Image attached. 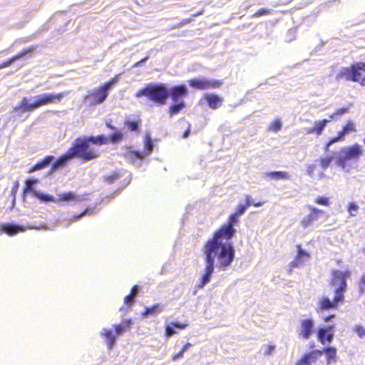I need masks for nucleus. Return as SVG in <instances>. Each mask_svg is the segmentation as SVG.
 Wrapping results in <instances>:
<instances>
[{"label": "nucleus", "mask_w": 365, "mask_h": 365, "mask_svg": "<svg viewBox=\"0 0 365 365\" xmlns=\"http://www.w3.org/2000/svg\"><path fill=\"white\" fill-rule=\"evenodd\" d=\"M238 222L239 216L232 213L227 223L215 230L212 236L203 244L202 252L205 267L196 286L197 289L203 288L210 281L215 269V260L219 270H225L234 261L235 249L232 243L227 241L235 236L236 230L233 226Z\"/></svg>", "instance_id": "nucleus-1"}, {"label": "nucleus", "mask_w": 365, "mask_h": 365, "mask_svg": "<svg viewBox=\"0 0 365 365\" xmlns=\"http://www.w3.org/2000/svg\"><path fill=\"white\" fill-rule=\"evenodd\" d=\"M351 272L348 269L341 271L334 269L331 271V279L330 285L338 286L334 291V297L331 299L327 296H322L319 299L317 303V313H322L325 311L337 309L339 304H343L345 301L344 294L347 289L346 279L351 277Z\"/></svg>", "instance_id": "nucleus-2"}, {"label": "nucleus", "mask_w": 365, "mask_h": 365, "mask_svg": "<svg viewBox=\"0 0 365 365\" xmlns=\"http://www.w3.org/2000/svg\"><path fill=\"white\" fill-rule=\"evenodd\" d=\"M135 96L136 98L144 96L148 101L161 106L167 102L169 97V89L163 83H148L138 91Z\"/></svg>", "instance_id": "nucleus-3"}, {"label": "nucleus", "mask_w": 365, "mask_h": 365, "mask_svg": "<svg viewBox=\"0 0 365 365\" xmlns=\"http://www.w3.org/2000/svg\"><path fill=\"white\" fill-rule=\"evenodd\" d=\"M74 157L83 162L96 159L99 156V152L91 146L88 137L78 138L70 148Z\"/></svg>", "instance_id": "nucleus-4"}, {"label": "nucleus", "mask_w": 365, "mask_h": 365, "mask_svg": "<svg viewBox=\"0 0 365 365\" xmlns=\"http://www.w3.org/2000/svg\"><path fill=\"white\" fill-rule=\"evenodd\" d=\"M118 78V76H115L100 87L88 90L86 96L84 97V100L88 101L91 106L102 103L106 99L108 91L111 89L112 86L117 83Z\"/></svg>", "instance_id": "nucleus-5"}, {"label": "nucleus", "mask_w": 365, "mask_h": 365, "mask_svg": "<svg viewBox=\"0 0 365 365\" xmlns=\"http://www.w3.org/2000/svg\"><path fill=\"white\" fill-rule=\"evenodd\" d=\"M363 73H365V62H356L348 67L343 68L336 75L335 79L338 81L341 80L359 81Z\"/></svg>", "instance_id": "nucleus-6"}, {"label": "nucleus", "mask_w": 365, "mask_h": 365, "mask_svg": "<svg viewBox=\"0 0 365 365\" xmlns=\"http://www.w3.org/2000/svg\"><path fill=\"white\" fill-rule=\"evenodd\" d=\"M336 165L345 169L348 163L352 160H358L362 155L361 147L356 143L353 145L340 150Z\"/></svg>", "instance_id": "nucleus-7"}, {"label": "nucleus", "mask_w": 365, "mask_h": 365, "mask_svg": "<svg viewBox=\"0 0 365 365\" xmlns=\"http://www.w3.org/2000/svg\"><path fill=\"white\" fill-rule=\"evenodd\" d=\"M189 85L197 90L219 88L223 84L221 80H207L205 78H192L188 81Z\"/></svg>", "instance_id": "nucleus-8"}, {"label": "nucleus", "mask_w": 365, "mask_h": 365, "mask_svg": "<svg viewBox=\"0 0 365 365\" xmlns=\"http://www.w3.org/2000/svg\"><path fill=\"white\" fill-rule=\"evenodd\" d=\"M69 94V91H64L59 93L56 95L48 94V93H43L38 96L36 100L34 101V104L36 108H38L41 106L54 103L55 101H61L64 96Z\"/></svg>", "instance_id": "nucleus-9"}, {"label": "nucleus", "mask_w": 365, "mask_h": 365, "mask_svg": "<svg viewBox=\"0 0 365 365\" xmlns=\"http://www.w3.org/2000/svg\"><path fill=\"white\" fill-rule=\"evenodd\" d=\"M314 322L311 318L303 319L299 321L297 333L304 339H309L314 333Z\"/></svg>", "instance_id": "nucleus-10"}, {"label": "nucleus", "mask_w": 365, "mask_h": 365, "mask_svg": "<svg viewBox=\"0 0 365 365\" xmlns=\"http://www.w3.org/2000/svg\"><path fill=\"white\" fill-rule=\"evenodd\" d=\"M334 325H329L326 327H319L317 332V340L323 345L332 342L334 334Z\"/></svg>", "instance_id": "nucleus-11"}, {"label": "nucleus", "mask_w": 365, "mask_h": 365, "mask_svg": "<svg viewBox=\"0 0 365 365\" xmlns=\"http://www.w3.org/2000/svg\"><path fill=\"white\" fill-rule=\"evenodd\" d=\"M323 354L320 349H314L304 354L294 364V365H312Z\"/></svg>", "instance_id": "nucleus-12"}, {"label": "nucleus", "mask_w": 365, "mask_h": 365, "mask_svg": "<svg viewBox=\"0 0 365 365\" xmlns=\"http://www.w3.org/2000/svg\"><path fill=\"white\" fill-rule=\"evenodd\" d=\"M188 91L185 85H178L172 87L169 90V96L171 97V99L176 102L180 98H183L187 96Z\"/></svg>", "instance_id": "nucleus-13"}, {"label": "nucleus", "mask_w": 365, "mask_h": 365, "mask_svg": "<svg viewBox=\"0 0 365 365\" xmlns=\"http://www.w3.org/2000/svg\"><path fill=\"white\" fill-rule=\"evenodd\" d=\"M297 254L294 259L290 263V267H297L302 264V263L309 257V254L302 250L301 245H297Z\"/></svg>", "instance_id": "nucleus-14"}, {"label": "nucleus", "mask_w": 365, "mask_h": 365, "mask_svg": "<svg viewBox=\"0 0 365 365\" xmlns=\"http://www.w3.org/2000/svg\"><path fill=\"white\" fill-rule=\"evenodd\" d=\"M36 108L34 102L29 103L28 99L24 97L21 101L14 108L13 110L18 114H21L26 111H33Z\"/></svg>", "instance_id": "nucleus-15"}, {"label": "nucleus", "mask_w": 365, "mask_h": 365, "mask_svg": "<svg viewBox=\"0 0 365 365\" xmlns=\"http://www.w3.org/2000/svg\"><path fill=\"white\" fill-rule=\"evenodd\" d=\"M310 213L305 216L302 220V225L303 227H307L309 226L314 221L317 220L319 215L324 214V212L321 210L315 207H310Z\"/></svg>", "instance_id": "nucleus-16"}, {"label": "nucleus", "mask_w": 365, "mask_h": 365, "mask_svg": "<svg viewBox=\"0 0 365 365\" xmlns=\"http://www.w3.org/2000/svg\"><path fill=\"white\" fill-rule=\"evenodd\" d=\"M207 106L213 110L219 108L223 102V98L213 93H207L204 96Z\"/></svg>", "instance_id": "nucleus-17"}, {"label": "nucleus", "mask_w": 365, "mask_h": 365, "mask_svg": "<svg viewBox=\"0 0 365 365\" xmlns=\"http://www.w3.org/2000/svg\"><path fill=\"white\" fill-rule=\"evenodd\" d=\"M0 230L1 232H5L9 236H14L21 232L24 231V229L21 226L10 223L2 224L0 227Z\"/></svg>", "instance_id": "nucleus-18"}, {"label": "nucleus", "mask_w": 365, "mask_h": 365, "mask_svg": "<svg viewBox=\"0 0 365 365\" xmlns=\"http://www.w3.org/2000/svg\"><path fill=\"white\" fill-rule=\"evenodd\" d=\"M101 336L104 339L108 348L111 349L115 343V334L110 329H103L101 333Z\"/></svg>", "instance_id": "nucleus-19"}, {"label": "nucleus", "mask_w": 365, "mask_h": 365, "mask_svg": "<svg viewBox=\"0 0 365 365\" xmlns=\"http://www.w3.org/2000/svg\"><path fill=\"white\" fill-rule=\"evenodd\" d=\"M329 121L327 119H324L314 122L313 127L307 130V133L320 135Z\"/></svg>", "instance_id": "nucleus-20"}, {"label": "nucleus", "mask_w": 365, "mask_h": 365, "mask_svg": "<svg viewBox=\"0 0 365 365\" xmlns=\"http://www.w3.org/2000/svg\"><path fill=\"white\" fill-rule=\"evenodd\" d=\"M264 176L274 180L290 179V175L286 171H269L266 172Z\"/></svg>", "instance_id": "nucleus-21"}, {"label": "nucleus", "mask_w": 365, "mask_h": 365, "mask_svg": "<svg viewBox=\"0 0 365 365\" xmlns=\"http://www.w3.org/2000/svg\"><path fill=\"white\" fill-rule=\"evenodd\" d=\"M53 159L54 158L52 155L46 156L43 160L31 166L28 170V173H31L36 170L44 169L53 160Z\"/></svg>", "instance_id": "nucleus-22"}, {"label": "nucleus", "mask_w": 365, "mask_h": 365, "mask_svg": "<svg viewBox=\"0 0 365 365\" xmlns=\"http://www.w3.org/2000/svg\"><path fill=\"white\" fill-rule=\"evenodd\" d=\"M125 126L130 132H140L141 120L140 119H130L126 118L124 122Z\"/></svg>", "instance_id": "nucleus-23"}, {"label": "nucleus", "mask_w": 365, "mask_h": 365, "mask_svg": "<svg viewBox=\"0 0 365 365\" xmlns=\"http://www.w3.org/2000/svg\"><path fill=\"white\" fill-rule=\"evenodd\" d=\"M326 355V361L327 364L336 362L337 361V350L334 346H327L321 350Z\"/></svg>", "instance_id": "nucleus-24"}, {"label": "nucleus", "mask_w": 365, "mask_h": 365, "mask_svg": "<svg viewBox=\"0 0 365 365\" xmlns=\"http://www.w3.org/2000/svg\"><path fill=\"white\" fill-rule=\"evenodd\" d=\"M32 48L23 50L21 52L18 53L17 54L14 55L11 58H9L6 61H4L0 63V69H2L4 68L9 66L12 63H14L15 61L22 58L28 53L32 51Z\"/></svg>", "instance_id": "nucleus-25"}, {"label": "nucleus", "mask_w": 365, "mask_h": 365, "mask_svg": "<svg viewBox=\"0 0 365 365\" xmlns=\"http://www.w3.org/2000/svg\"><path fill=\"white\" fill-rule=\"evenodd\" d=\"M74 158L70 148L68 149V150L65 153L63 154V155H61V157H59L56 161L55 163H53V168H58V167H62L63 165H65L67 163V161H68L69 160H71Z\"/></svg>", "instance_id": "nucleus-26"}, {"label": "nucleus", "mask_w": 365, "mask_h": 365, "mask_svg": "<svg viewBox=\"0 0 365 365\" xmlns=\"http://www.w3.org/2000/svg\"><path fill=\"white\" fill-rule=\"evenodd\" d=\"M131 324L130 319H124L120 324L113 325L115 334L120 335L128 329Z\"/></svg>", "instance_id": "nucleus-27"}, {"label": "nucleus", "mask_w": 365, "mask_h": 365, "mask_svg": "<svg viewBox=\"0 0 365 365\" xmlns=\"http://www.w3.org/2000/svg\"><path fill=\"white\" fill-rule=\"evenodd\" d=\"M163 306L160 303H157L153 306L148 307L145 309L143 315L146 317L148 315H153L160 312L163 310Z\"/></svg>", "instance_id": "nucleus-28"}, {"label": "nucleus", "mask_w": 365, "mask_h": 365, "mask_svg": "<svg viewBox=\"0 0 365 365\" xmlns=\"http://www.w3.org/2000/svg\"><path fill=\"white\" fill-rule=\"evenodd\" d=\"M88 138L89 139L91 144L97 145H106L108 142V138L104 135L88 136Z\"/></svg>", "instance_id": "nucleus-29"}, {"label": "nucleus", "mask_w": 365, "mask_h": 365, "mask_svg": "<svg viewBox=\"0 0 365 365\" xmlns=\"http://www.w3.org/2000/svg\"><path fill=\"white\" fill-rule=\"evenodd\" d=\"M125 156L130 160H143L145 155L143 152L133 150L128 148V151L125 153Z\"/></svg>", "instance_id": "nucleus-30"}, {"label": "nucleus", "mask_w": 365, "mask_h": 365, "mask_svg": "<svg viewBox=\"0 0 365 365\" xmlns=\"http://www.w3.org/2000/svg\"><path fill=\"white\" fill-rule=\"evenodd\" d=\"M185 108V103L183 101H180L178 103L171 105L168 108V113L170 116H173L180 113L182 109Z\"/></svg>", "instance_id": "nucleus-31"}, {"label": "nucleus", "mask_w": 365, "mask_h": 365, "mask_svg": "<svg viewBox=\"0 0 365 365\" xmlns=\"http://www.w3.org/2000/svg\"><path fill=\"white\" fill-rule=\"evenodd\" d=\"M340 133L344 137L346 135L356 132V128L355 124L349 120L343 126L342 129L339 130Z\"/></svg>", "instance_id": "nucleus-32"}, {"label": "nucleus", "mask_w": 365, "mask_h": 365, "mask_svg": "<svg viewBox=\"0 0 365 365\" xmlns=\"http://www.w3.org/2000/svg\"><path fill=\"white\" fill-rule=\"evenodd\" d=\"M58 201H78L79 197L72 192L61 193L58 195Z\"/></svg>", "instance_id": "nucleus-33"}, {"label": "nucleus", "mask_w": 365, "mask_h": 365, "mask_svg": "<svg viewBox=\"0 0 365 365\" xmlns=\"http://www.w3.org/2000/svg\"><path fill=\"white\" fill-rule=\"evenodd\" d=\"M36 183H38L37 179L26 180L25 181V186L23 189L24 193L26 194V192H32V194L34 195V192H36V191L34 190L33 185Z\"/></svg>", "instance_id": "nucleus-34"}, {"label": "nucleus", "mask_w": 365, "mask_h": 365, "mask_svg": "<svg viewBox=\"0 0 365 365\" xmlns=\"http://www.w3.org/2000/svg\"><path fill=\"white\" fill-rule=\"evenodd\" d=\"M34 196L43 202H56L57 200L54 197L40 193L38 192H34Z\"/></svg>", "instance_id": "nucleus-35"}, {"label": "nucleus", "mask_w": 365, "mask_h": 365, "mask_svg": "<svg viewBox=\"0 0 365 365\" xmlns=\"http://www.w3.org/2000/svg\"><path fill=\"white\" fill-rule=\"evenodd\" d=\"M123 135L119 130H117L114 133L110 134L108 138V140H110V142L111 143H120V141L123 140Z\"/></svg>", "instance_id": "nucleus-36"}, {"label": "nucleus", "mask_w": 365, "mask_h": 365, "mask_svg": "<svg viewBox=\"0 0 365 365\" xmlns=\"http://www.w3.org/2000/svg\"><path fill=\"white\" fill-rule=\"evenodd\" d=\"M264 202L263 201H258V202H254L252 197L250 195H245V205L247 206V207L253 205L255 207H260L263 205Z\"/></svg>", "instance_id": "nucleus-37"}, {"label": "nucleus", "mask_w": 365, "mask_h": 365, "mask_svg": "<svg viewBox=\"0 0 365 365\" xmlns=\"http://www.w3.org/2000/svg\"><path fill=\"white\" fill-rule=\"evenodd\" d=\"M344 137L339 131L337 133V135L336 137L331 138L329 140V141L325 144L324 145V150L328 151L329 149V147L331 145L339 141L341 139H342Z\"/></svg>", "instance_id": "nucleus-38"}, {"label": "nucleus", "mask_w": 365, "mask_h": 365, "mask_svg": "<svg viewBox=\"0 0 365 365\" xmlns=\"http://www.w3.org/2000/svg\"><path fill=\"white\" fill-rule=\"evenodd\" d=\"M144 145H145V150L143 153H144L145 155H147L149 153H150L153 150V145L152 140L148 137L145 138V139L144 140Z\"/></svg>", "instance_id": "nucleus-39"}, {"label": "nucleus", "mask_w": 365, "mask_h": 365, "mask_svg": "<svg viewBox=\"0 0 365 365\" xmlns=\"http://www.w3.org/2000/svg\"><path fill=\"white\" fill-rule=\"evenodd\" d=\"M359 206L355 202H350L347 207V211L350 216H356L359 211Z\"/></svg>", "instance_id": "nucleus-40"}, {"label": "nucleus", "mask_w": 365, "mask_h": 365, "mask_svg": "<svg viewBox=\"0 0 365 365\" xmlns=\"http://www.w3.org/2000/svg\"><path fill=\"white\" fill-rule=\"evenodd\" d=\"M120 174L118 172H113V173L103 176L104 180L108 183H112L114 181L118 180Z\"/></svg>", "instance_id": "nucleus-41"}, {"label": "nucleus", "mask_w": 365, "mask_h": 365, "mask_svg": "<svg viewBox=\"0 0 365 365\" xmlns=\"http://www.w3.org/2000/svg\"><path fill=\"white\" fill-rule=\"evenodd\" d=\"M332 161V157L322 158L319 160V163L323 169L327 168L331 164Z\"/></svg>", "instance_id": "nucleus-42"}, {"label": "nucleus", "mask_w": 365, "mask_h": 365, "mask_svg": "<svg viewBox=\"0 0 365 365\" xmlns=\"http://www.w3.org/2000/svg\"><path fill=\"white\" fill-rule=\"evenodd\" d=\"M346 113H348L347 108H339L330 115V119H334V118H336L337 116L342 115Z\"/></svg>", "instance_id": "nucleus-43"}, {"label": "nucleus", "mask_w": 365, "mask_h": 365, "mask_svg": "<svg viewBox=\"0 0 365 365\" xmlns=\"http://www.w3.org/2000/svg\"><path fill=\"white\" fill-rule=\"evenodd\" d=\"M353 329L360 338L365 336V328L362 325H356Z\"/></svg>", "instance_id": "nucleus-44"}, {"label": "nucleus", "mask_w": 365, "mask_h": 365, "mask_svg": "<svg viewBox=\"0 0 365 365\" xmlns=\"http://www.w3.org/2000/svg\"><path fill=\"white\" fill-rule=\"evenodd\" d=\"M192 21H193V18H192V16H190V18H187V19H183L178 24L173 26L172 29H174L180 28V27L190 23Z\"/></svg>", "instance_id": "nucleus-45"}, {"label": "nucleus", "mask_w": 365, "mask_h": 365, "mask_svg": "<svg viewBox=\"0 0 365 365\" xmlns=\"http://www.w3.org/2000/svg\"><path fill=\"white\" fill-rule=\"evenodd\" d=\"M271 13H272V11L270 9L262 8V9H259V10H257L253 14V17H258V16H264V15H268V14H270Z\"/></svg>", "instance_id": "nucleus-46"}, {"label": "nucleus", "mask_w": 365, "mask_h": 365, "mask_svg": "<svg viewBox=\"0 0 365 365\" xmlns=\"http://www.w3.org/2000/svg\"><path fill=\"white\" fill-rule=\"evenodd\" d=\"M315 202L322 205L328 206L329 205V200L327 197L319 196L315 199Z\"/></svg>", "instance_id": "nucleus-47"}, {"label": "nucleus", "mask_w": 365, "mask_h": 365, "mask_svg": "<svg viewBox=\"0 0 365 365\" xmlns=\"http://www.w3.org/2000/svg\"><path fill=\"white\" fill-rule=\"evenodd\" d=\"M135 302V297L131 296L130 294H128L124 298V304L127 307H131Z\"/></svg>", "instance_id": "nucleus-48"}, {"label": "nucleus", "mask_w": 365, "mask_h": 365, "mask_svg": "<svg viewBox=\"0 0 365 365\" xmlns=\"http://www.w3.org/2000/svg\"><path fill=\"white\" fill-rule=\"evenodd\" d=\"M281 122L279 120H276L272 123L271 125V129L274 131H278L281 129Z\"/></svg>", "instance_id": "nucleus-49"}, {"label": "nucleus", "mask_w": 365, "mask_h": 365, "mask_svg": "<svg viewBox=\"0 0 365 365\" xmlns=\"http://www.w3.org/2000/svg\"><path fill=\"white\" fill-rule=\"evenodd\" d=\"M247 208V207L245 204L240 205L237 207V210L235 212V214H236L237 215H238L240 217L241 215H242L245 212V211L246 210Z\"/></svg>", "instance_id": "nucleus-50"}, {"label": "nucleus", "mask_w": 365, "mask_h": 365, "mask_svg": "<svg viewBox=\"0 0 365 365\" xmlns=\"http://www.w3.org/2000/svg\"><path fill=\"white\" fill-rule=\"evenodd\" d=\"M176 331L174 329V327L167 326L165 327V334L167 336H171L175 334Z\"/></svg>", "instance_id": "nucleus-51"}, {"label": "nucleus", "mask_w": 365, "mask_h": 365, "mask_svg": "<svg viewBox=\"0 0 365 365\" xmlns=\"http://www.w3.org/2000/svg\"><path fill=\"white\" fill-rule=\"evenodd\" d=\"M172 325L174 327L178 328L180 329H185L188 326V324H186V323H179V322H173Z\"/></svg>", "instance_id": "nucleus-52"}, {"label": "nucleus", "mask_w": 365, "mask_h": 365, "mask_svg": "<svg viewBox=\"0 0 365 365\" xmlns=\"http://www.w3.org/2000/svg\"><path fill=\"white\" fill-rule=\"evenodd\" d=\"M139 286L138 285H134L132 288H131V290H130V292L129 294H130L131 296L135 297L136 295L138 294V292H139Z\"/></svg>", "instance_id": "nucleus-53"}, {"label": "nucleus", "mask_w": 365, "mask_h": 365, "mask_svg": "<svg viewBox=\"0 0 365 365\" xmlns=\"http://www.w3.org/2000/svg\"><path fill=\"white\" fill-rule=\"evenodd\" d=\"M274 349H275V346L274 345H268L267 346V349H266L265 351H264V354H266V355H271L274 352Z\"/></svg>", "instance_id": "nucleus-54"}, {"label": "nucleus", "mask_w": 365, "mask_h": 365, "mask_svg": "<svg viewBox=\"0 0 365 365\" xmlns=\"http://www.w3.org/2000/svg\"><path fill=\"white\" fill-rule=\"evenodd\" d=\"M184 353L182 350H180L178 353L174 354L173 356H172V360L173 361H177L178 359L182 358L184 355Z\"/></svg>", "instance_id": "nucleus-55"}, {"label": "nucleus", "mask_w": 365, "mask_h": 365, "mask_svg": "<svg viewBox=\"0 0 365 365\" xmlns=\"http://www.w3.org/2000/svg\"><path fill=\"white\" fill-rule=\"evenodd\" d=\"M316 166L314 165H310L307 168V173L309 175L312 176L314 175V172Z\"/></svg>", "instance_id": "nucleus-56"}, {"label": "nucleus", "mask_w": 365, "mask_h": 365, "mask_svg": "<svg viewBox=\"0 0 365 365\" xmlns=\"http://www.w3.org/2000/svg\"><path fill=\"white\" fill-rule=\"evenodd\" d=\"M335 317H336V315H335V314H329V315H327V316H326V317H324L323 318V322H329L330 320H331L332 319H334V318H335Z\"/></svg>", "instance_id": "nucleus-57"}, {"label": "nucleus", "mask_w": 365, "mask_h": 365, "mask_svg": "<svg viewBox=\"0 0 365 365\" xmlns=\"http://www.w3.org/2000/svg\"><path fill=\"white\" fill-rule=\"evenodd\" d=\"M192 346V344L189 342H187L183 346L182 348L181 349V350L183 351V352H185L188 350L189 348H190Z\"/></svg>", "instance_id": "nucleus-58"}, {"label": "nucleus", "mask_w": 365, "mask_h": 365, "mask_svg": "<svg viewBox=\"0 0 365 365\" xmlns=\"http://www.w3.org/2000/svg\"><path fill=\"white\" fill-rule=\"evenodd\" d=\"M204 11L205 9H201L200 10H199L197 12H196L195 14L191 15L192 18H195V17H197L198 16H200L202 15L203 13H204Z\"/></svg>", "instance_id": "nucleus-59"}, {"label": "nucleus", "mask_w": 365, "mask_h": 365, "mask_svg": "<svg viewBox=\"0 0 365 365\" xmlns=\"http://www.w3.org/2000/svg\"><path fill=\"white\" fill-rule=\"evenodd\" d=\"M190 125L188 126L186 130L182 133V138H186L189 136L190 130Z\"/></svg>", "instance_id": "nucleus-60"}, {"label": "nucleus", "mask_w": 365, "mask_h": 365, "mask_svg": "<svg viewBox=\"0 0 365 365\" xmlns=\"http://www.w3.org/2000/svg\"><path fill=\"white\" fill-rule=\"evenodd\" d=\"M88 212V209H86L83 212H81V214L78 215H76L74 216V218L75 219H79L81 218V217H83L84 215H86L87 212Z\"/></svg>", "instance_id": "nucleus-61"}, {"label": "nucleus", "mask_w": 365, "mask_h": 365, "mask_svg": "<svg viewBox=\"0 0 365 365\" xmlns=\"http://www.w3.org/2000/svg\"><path fill=\"white\" fill-rule=\"evenodd\" d=\"M358 83H359V84L361 86H365V76L364 77H362V75L360 76V80L359 81H357Z\"/></svg>", "instance_id": "nucleus-62"}, {"label": "nucleus", "mask_w": 365, "mask_h": 365, "mask_svg": "<svg viewBox=\"0 0 365 365\" xmlns=\"http://www.w3.org/2000/svg\"><path fill=\"white\" fill-rule=\"evenodd\" d=\"M106 127L110 130H116V128L111 125L110 123H106Z\"/></svg>", "instance_id": "nucleus-63"}, {"label": "nucleus", "mask_w": 365, "mask_h": 365, "mask_svg": "<svg viewBox=\"0 0 365 365\" xmlns=\"http://www.w3.org/2000/svg\"><path fill=\"white\" fill-rule=\"evenodd\" d=\"M18 187H19V182H16V185H15V187H14V191L16 192L17 189H18Z\"/></svg>", "instance_id": "nucleus-64"}]
</instances>
